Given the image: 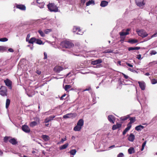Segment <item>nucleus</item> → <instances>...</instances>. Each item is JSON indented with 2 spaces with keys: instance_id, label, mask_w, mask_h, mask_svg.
Wrapping results in <instances>:
<instances>
[{
  "instance_id": "nucleus-1",
  "label": "nucleus",
  "mask_w": 157,
  "mask_h": 157,
  "mask_svg": "<svg viewBox=\"0 0 157 157\" xmlns=\"http://www.w3.org/2000/svg\"><path fill=\"white\" fill-rule=\"evenodd\" d=\"M61 46L63 48H70L74 46V44L71 41L65 40L62 41L60 44Z\"/></svg>"
},
{
  "instance_id": "nucleus-2",
  "label": "nucleus",
  "mask_w": 157,
  "mask_h": 157,
  "mask_svg": "<svg viewBox=\"0 0 157 157\" xmlns=\"http://www.w3.org/2000/svg\"><path fill=\"white\" fill-rule=\"evenodd\" d=\"M84 124V121L82 119L78 120L77 124V125L74 128V130L75 131H79L82 128Z\"/></svg>"
},
{
  "instance_id": "nucleus-3",
  "label": "nucleus",
  "mask_w": 157,
  "mask_h": 157,
  "mask_svg": "<svg viewBox=\"0 0 157 157\" xmlns=\"http://www.w3.org/2000/svg\"><path fill=\"white\" fill-rule=\"evenodd\" d=\"M48 8L50 12H57L58 9L57 6L54 3H49L47 5Z\"/></svg>"
},
{
  "instance_id": "nucleus-4",
  "label": "nucleus",
  "mask_w": 157,
  "mask_h": 157,
  "mask_svg": "<svg viewBox=\"0 0 157 157\" xmlns=\"http://www.w3.org/2000/svg\"><path fill=\"white\" fill-rule=\"evenodd\" d=\"M136 32H137L138 35L142 38L145 37L148 35L146 31L143 29L136 30Z\"/></svg>"
},
{
  "instance_id": "nucleus-5",
  "label": "nucleus",
  "mask_w": 157,
  "mask_h": 157,
  "mask_svg": "<svg viewBox=\"0 0 157 157\" xmlns=\"http://www.w3.org/2000/svg\"><path fill=\"white\" fill-rule=\"evenodd\" d=\"M0 95L3 97L7 96V90L6 87L2 86L1 87L0 90Z\"/></svg>"
},
{
  "instance_id": "nucleus-6",
  "label": "nucleus",
  "mask_w": 157,
  "mask_h": 157,
  "mask_svg": "<svg viewBox=\"0 0 157 157\" xmlns=\"http://www.w3.org/2000/svg\"><path fill=\"white\" fill-rule=\"evenodd\" d=\"M73 32L74 33H75L77 34L82 35L83 33V32L81 31L80 27L77 26H74Z\"/></svg>"
},
{
  "instance_id": "nucleus-7",
  "label": "nucleus",
  "mask_w": 157,
  "mask_h": 157,
  "mask_svg": "<svg viewBox=\"0 0 157 157\" xmlns=\"http://www.w3.org/2000/svg\"><path fill=\"white\" fill-rule=\"evenodd\" d=\"M135 1L137 6L140 7H143L145 4L144 0H135Z\"/></svg>"
},
{
  "instance_id": "nucleus-8",
  "label": "nucleus",
  "mask_w": 157,
  "mask_h": 157,
  "mask_svg": "<svg viewBox=\"0 0 157 157\" xmlns=\"http://www.w3.org/2000/svg\"><path fill=\"white\" fill-rule=\"evenodd\" d=\"M76 116V113H70L64 115L63 116V118L65 119L73 118L75 117Z\"/></svg>"
},
{
  "instance_id": "nucleus-9",
  "label": "nucleus",
  "mask_w": 157,
  "mask_h": 157,
  "mask_svg": "<svg viewBox=\"0 0 157 157\" xmlns=\"http://www.w3.org/2000/svg\"><path fill=\"white\" fill-rule=\"evenodd\" d=\"M122 126V124L117 122L116 125H113L112 127V129L113 130H117V129H120Z\"/></svg>"
},
{
  "instance_id": "nucleus-10",
  "label": "nucleus",
  "mask_w": 157,
  "mask_h": 157,
  "mask_svg": "<svg viewBox=\"0 0 157 157\" xmlns=\"http://www.w3.org/2000/svg\"><path fill=\"white\" fill-rule=\"evenodd\" d=\"M22 130L26 133H29L30 131V130L29 127L27 125H24L22 127Z\"/></svg>"
},
{
  "instance_id": "nucleus-11",
  "label": "nucleus",
  "mask_w": 157,
  "mask_h": 157,
  "mask_svg": "<svg viewBox=\"0 0 157 157\" xmlns=\"http://www.w3.org/2000/svg\"><path fill=\"white\" fill-rule=\"evenodd\" d=\"M4 82L5 83L6 85L8 86L10 89H11V81L8 79H7L4 81Z\"/></svg>"
},
{
  "instance_id": "nucleus-12",
  "label": "nucleus",
  "mask_w": 157,
  "mask_h": 157,
  "mask_svg": "<svg viewBox=\"0 0 157 157\" xmlns=\"http://www.w3.org/2000/svg\"><path fill=\"white\" fill-rule=\"evenodd\" d=\"M108 121L112 124H114L115 120V117L112 115H109L107 117Z\"/></svg>"
},
{
  "instance_id": "nucleus-13",
  "label": "nucleus",
  "mask_w": 157,
  "mask_h": 157,
  "mask_svg": "<svg viewBox=\"0 0 157 157\" xmlns=\"http://www.w3.org/2000/svg\"><path fill=\"white\" fill-rule=\"evenodd\" d=\"M139 86L142 90H144L145 89V83L144 82H138Z\"/></svg>"
},
{
  "instance_id": "nucleus-14",
  "label": "nucleus",
  "mask_w": 157,
  "mask_h": 157,
  "mask_svg": "<svg viewBox=\"0 0 157 157\" xmlns=\"http://www.w3.org/2000/svg\"><path fill=\"white\" fill-rule=\"evenodd\" d=\"M63 69V68L62 67L56 66L54 67V70L57 73H59L60 71H62Z\"/></svg>"
},
{
  "instance_id": "nucleus-15",
  "label": "nucleus",
  "mask_w": 157,
  "mask_h": 157,
  "mask_svg": "<svg viewBox=\"0 0 157 157\" xmlns=\"http://www.w3.org/2000/svg\"><path fill=\"white\" fill-rule=\"evenodd\" d=\"M16 7L17 8L22 10H26V7L23 5H18L16 4Z\"/></svg>"
},
{
  "instance_id": "nucleus-16",
  "label": "nucleus",
  "mask_w": 157,
  "mask_h": 157,
  "mask_svg": "<svg viewBox=\"0 0 157 157\" xmlns=\"http://www.w3.org/2000/svg\"><path fill=\"white\" fill-rule=\"evenodd\" d=\"M102 62V61L101 59H99L96 60L92 61L91 62V63L93 65H96L97 64H100Z\"/></svg>"
},
{
  "instance_id": "nucleus-17",
  "label": "nucleus",
  "mask_w": 157,
  "mask_h": 157,
  "mask_svg": "<svg viewBox=\"0 0 157 157\" xmlns=\"http://www.w3.org/2000/svg\"><path fill=\"white\" fill-rule=\"evenodd\" d=\"M132 127V125H130L128 124L127 125V127L122 132V134L123 135H125L127 132L130 129V128Z\"/></svg>"
},
{
  "instance_id": "nucleus-18",
  "label": "nucleus",
  "mask_w": 157,
  "mask_h": 157,
  "mask_svg": "<svg viewBox=\"0 0 157 157\" xmlns=\"http://www.w3.org/2000/svg\"><path fill=\"white\" fill-rule=\"evenodd\" d=\"M9 142L13 145H14L18 143V142L17 141V139L14 138H11L10 140H9Z\"/></svg>"
},
{
  "instance_id": "nucleus-19",
  "label": "nucleus",
  "mask_w": 157,
  "mask_h": 157,
  "mask_svg": "<svg viewBox=\"0 0 157 157\" xmlns=\"http://www.w3.org/2000/svg\"><path fill=\"white\" fill-rule=\"evenodd\" d=\"M135 136L133 133H131L128 138V140L129 141L133 142L135 140Z\"/></svg>"
},
{
  "instance_id": "nucleus-20",
  "label": "nucleus",
  "mask_w": 157,
  "mask_h": 157,
  "mask_svg": "<svg viewBox=\"0 0 157 157\" xmlns=\"http://www.w3.org/2000/svg\"><path fill=\"white\" fill-rule=\"evenodd\" d=\"M129 119L130 122L128 123V124L130 125H132V124H133L136 121V118L135 117H130V118Z\"/></svg>"
},
{
  "instance_id": "nucleus-21",
  "label": "nucleus",
  "mask_w": 157,
  "mask_h": 157,
  "mask_svg": "<svg viewBox=\"0 0 157 157\" xmlns=\"http://www.w3.org/2000/svg\"><path fill=\"white\" fill-rule=\"evenodd\" d=\"M42 138L45 141H48L50 140L49 137L46 135H43L41 136Z\"/></svg>"
},
{
  "instance_id": "nucleus-22",
  "label": "nucleus",
  "mask_w": 157,
  "mask_h": 157,
  "mask_svg": "<svg viewBox=\"0 0 157 157\" xmlns=\"http://www.w3.org/2000/svg\"><path fill=\"white\" fill-rule=\"evenodd\" d=\"M108 2L106 1H102L100 4V6L101 7H105L108 4Z\"/></svg>"
},
{
  "instance_id": "nucleus-23",
  "label": "nucleus",
  "mask_w": 157,
  "mask_h": 157,
  "mask_svg": "<svg viewBox=\"0 0 157 157\" xmlns=\"http://www.w3.org/2000/svg\"><path fill=\"white\" fill-rule=\"evenodd\" d=\"M130 118V115H127L126 116L122 117L120 118V120L121 121H125L127 119H129Z\"/></svg>"
},
{
  "instance_id": "nucleus-24",
  "label": "nucleus",
  "mask_w": 157,
  "mask_h": 157,
  "mask_svg": "<svg viewBox=\"0 0 157 157\" xmlns=\"http://www.w3.org/2000/svg\"><path fill=\"white\" fill-rule=\"evenodd\" d=\"M69 145V144L67 143L64 144L61 146L59 147V149L60 150L64 149L67 148Z\"/></svg>"
},
{
  "instance_id": "nucleus-25",
  "label": "nucleus",
  "mask_w": 157,
  "mask_h": 157,
  "mask_svg": "<svg viewBox=\"0 0 157 157\" xmlns=\"http://www.w3.org/2000/svg\"><path fill=\"white\" fill-rule=\"evenodd\" d=\"M36 39L34 37H33L30 38L28 42V43L33 44L34 43H36Z\"/></svg>"
},
{
  "instance_id": "nucleus-26",
  "label": "nucleus",
  "mask_w": 157,
  "mask_h": 157,
  "mask_svg": "<svg viewBox=\"0 0 157 157\" xmlns=\"http://www.w3.org/2000/svg\"><path fill=\"white\" fill-rule=\"evenodd\" d=\"M140 47H130L128 48V50L129 51H130L132 50H138L140 49Z\"/></svg>"
},
{
  "instance_id": "nucleus-27",
  "label": "nucleus",
  "mask_w": 157,
  "mask_h": 157,
  "mask_svg": "<svg viewBox=\"0 0 157 157\" xmlns=\"http://www.w3.org/2000/svg\"><path fill=\"white\" fill-rule=\"evenodd\" d=\"M144 128V127L143 126H142V125H139L138 126H137L135 127V130L137 131H140L141 130H142Z\"/></svg>"
},
{
  "instance_id": "nucleus-28",
  "label": "nucleus",
  "mask_w": 157,
  "mask_h": 157,
  "mask_svg": "<svg viewBox=\"0 0 157 157\" xmlns=\"http://www.w3.org/2000/svg\"><path fill=\"white\" fill-rule=\"evenodd\" d=\"M7 49V48L6 47L3 46H0V52H3L6 51Z\"/></svg>"
},
{
  "instance_id": "nucleus-29",
  "label": "nucleus",
  "mask_w": 157,
  "mask_h": 157,
  "mask_svg": "<svg viewBox=\"0 0 157 157\" xmlns=\"http://www.w3.org/2000/svg\"><path fill=\"white\" fill-rule=\"evenodd\" d=\"M119 34L121 36H126L129 34V33L128 32H124L121 31L119 32Z\"/></svg>"
},
{
  "instance_id": "nucleus-30",
  "label": "nucleus",
  "mask_w": 157,
  "mask_h": 157,
  "mask_svg": "<svg viewBox=\"0 0 157 157\" xmlns=\"http://www.w3.org/2000/svg\"><path fill=\"white\" fill-rule=\"evenodd\" d=\"M138 41V40L136 39H130L128 40V42L131 44H134V43H137Z\"/></svg>"
},
{
  "instance_id": "nucleus-31",
  "label": "nucleus",
  "mask_w": 157,
  "mask_h": 157,
  "mask_svg": "<svg viewBox=\"0 0 157 157\" xmlns=\"http://www.w3.org/2000/svg\"><path fill=\"white\" fill-rule=\"evenodd\" d=\"M128 152L129 154H132L135 153L134 148L133 147H131L128 150Z\"/></svg>"
},
{
  "instance_id": "nucleus-32",
  "label": "nucleus",
  "mask_w": 157,
  "mask_h": 157,
  "mask_svg": "<svg viewBox=\"0 0 157 157\" xmlns=\"http://www.w3.org/2000/svg\"><path fill=\"white\" fill-rule=\"evenodd\" d=\"M10 100L9 99H7L6 100V108L7 109L8 108L9 105L10 103Z\"/></svg>"
},
{
  "instance_id": "nucleus-33",
  "label": "nucleus",
  "mask_w": 157,
  "mask_h": 157,
  "mask_svg": "<svg viewBox=\"0 0 157 157\" xmlns=\"http://www.w3.org/2000/svg\"><path fill=\"white\" fill-rule=\"evenodd\" d=\"M77 152L76 150L75 149H72L70 151L69 153L70 154L72 155H75Z\"/></svg>"
},
{
  "instance_id": "nucleus-34",
  "label": "nucleus",
  "mask_w": 157,
  "mask_h": 157,
  "mask_svg": "<svg viewBox=\"0 0 157 157\" xmlns=\"http://www.w3.org/2000/svg\"><path fill=\"white\" fill-rule=\"evenodd\" d=\"M37 123L36 121H34L31 122L30 124V126L32 127H34V126L36 125Z\"/></svg>"
},
{
  "instance_id": "nucleus-35",
  "label": "nucleus",
  "mask_w": 157,
  "mask_h": 157,
  "mask_svg": "<svg viewBox=\"0 0 157 157\" xmlns=\"http://www.w3.org/2000/svg\"><path fill=\"white\" fill-rule=\"evenodd\" d=\"M71 85H65L64 89L65 91H67L68 90L71 88Z\"/></svg>"
},
{
  "instance_id": "nucleus-36",
  "label": "nucleus",
  "mask_w": 157,
  "mask_h": 157,
  "mask_svg": "<svg viewBox=\"0 0 157 157\" xmlns=\"http://www.w3.org/2000/svg\"><path fill=\"white\" fill-rule=\"evenodd\" d=\"M38 33L42 37H44L45 36L44 33L40 29L38 31Z\"/></svg>"
},
{
  "instance_id": "nucleus-37",
  "label": "nucleus",
  "mask_w": 157,
  "mask_h": 157,
  "mask_svg": "<svg viewBox=\"0 0 157 157\" xmlns=\"http://www.w3.org/2000/svg\"><path fill=\"white\" fill-rule=\"evenodd\" d=\"M88 70L86 68V70H82L81 71H80V72L81 74H85L87 73H88Z\"/></svg>"
},
{
  "instance_id": "nucleus-38",
  "label": "nucleus",
  "mask_w": 157,
  "mask_h": 157,
  "mask_svg": "<svg viewBox=\"0 0 157 157\" xmlns=\"http://www.w3.org/2000/svg\"><path fill=\"white\" fill-rule=\"evenodd\" d=\"M36 43L37 44H40V45L43 44L42 41L39 39H36Z\"/></svg>"
},
{
  "instance_id": "nucleus-39",
  "label": "nucleus",
  "mask_w": 157,
  "mask_h": 157,
  "mask_svg": "<svg viewBox=\"0 0 157 157\" xmlns=\"http://www.w3.org/2000/svg\"><path fill=\"white\" fill-rule=\"evenodd\" d=\"M8 40V39L6 37L2 38H0V41L1 42H6Z\"/></svg>"
},
{
  "instance_id": "nucleus-40",
  "label": "nucleus",
  "mask_w": 157,
  "mask_h": 157,
  "mask_svg": "<svg viewBox=\"0 0 157 157\" xmlns=\"http://www.w3.org/2000/svg\"><path fill=\"white\" fill-rule=\"evenodd\" d=\"M147 143L146 141H145L142 144V148H141V151H142L143 150L144 148V147L146 145V144Z\"/></svg>"
},
{
  "instance_id": "nucleus-41",
  "label": "nucleus",
  "mask_w": 157,
  "mask_h": 157,
  "mask_svg": "<svg viewBox=\"0 0 157 157\" xmlns=\"http://www.w3.org/2000/svg\"><path fill=\"white\" fill-rule=\"evenodd\" d=\"M52 31V29H45L44 32L45 33L47 34Z\"/></svg>"
},
{
  "instance_id": "nucleus-42",
  "label": "nucleus",
  "mask_w": 157,
  "mask_h": 157,
  "mask_svg": "<svg viewBox=\"0 0 157 157\" xmlns=\"http://www.w3.org/2000/svg\"><path fill=\"white\" fill-rule=\"evenodd\" d=\"M151 83L152 84H155L157 83V79L155 78L151 79Z\"/></svg>"
},
{
  "instance_id": "nucleus-43",
  "label": "nucleus",
  "mask_w": 157,
  "mask_h": 157,
  "mask_svg": "<svg viewBox=\"0 0 157 157\" xmlns=\"http://www.w3.org/2000/svg\"><path fill=\"white\" fill-rule=\"evenodd\" d=\"M44 3H42L40 4H37V5L40 8H43L44 7Z\"/></svg>"
},
{
  "instance_id": "nucleus-44",
  "label": "nucleus",
  "mask_w": 157,
  "mask_h": 157,
  "mask_svg": "<svg viewBox=\"0 0 157 157\" xmlns=\"http://www.w3.org/2000/svg\"><path fill=\"white\" fill-rule=\"evenodd\" d=\"M11 137L10 136H5L4 137V142L6 143L8 140Z\"/></svg>"
},
{
  "instance_id": "nucleus-45",
  "label": "nucleus",
  "mask_w": 157,
  "mask_h": 157,
  "mask_svg": "<svg viewBox=\"0 0 157 157\" xmlns=\"http://www.w3.org/2000/svg\"><path fill=\"white\" fill-rule=\"evenodd\" d=\"M95 4L94 0H89V5H94Z\"/></svg>"
},
{
  "instance_id": "nucleus-46",
  "label": "nucleus",
  "mask_w": 157,
  "mask_h": 157,
  "mask_svg": "<svg viewBox=\"0 0 157 157\" xmlns=\"http://www.w3.org/2000/svg\"><path fill=\"white\" fill-rule=\"evenodd\" d=\"M30 36V35L29 34L27 35V37L26 39V40L27 42H29V40H30L29 38Z\"/></svg>"
},
{
  "instance_id": "nucleus-47",
  "label": "nucleus",
  "mask_w": 157,
  "mask_h": 157,
  "mask_svg": "<svg viewBox=\"0 0 157 157\" xmlns=\"http://www.w3.org/2000/svg\"><path fill=\"white\" fill-rule=\"evenodd\" d=\"M36 2L37 4H40L41 3H44L43 0H36Z\"/></svg>"
},
{
  "instance_id": "nucleus-48",
  "label": "nucleus",
  "mask_w": 157,
  "mask_h": 157,
  "mask_svg": "<svg viewBox=\"0 0 157 157\" xmlns=\"http://www.w3.org/2000/svg\"><path fill=\"white\" fill-rule=\"evenodd\" d=\"M50 121H51L49 119V118L48 117H47L45 119L44 122L46 123H48Z\"/></svg>"
},
{
  "instance_id": "nucleus-49",
  "label": "nucleus",
  "mask_w": 157,
  "mask_h": 157,
  "mask_svg": "<svg viewBox=\"0 0 157 157\" xmlns=\"http://www.w3.org/2000/svg\"><path fill=\"white\" fill-rule=\"evenodd\" d=\"M55 117H56L55 116L52 115V116H50L48 117L51 121L53 120V118H54Z\"/></svg>"
},
{
  "instance_id": "nucleus-50",
  "label": "nucleus",
  "mask_w": 157,
  "mask_h": 157,
  "mask_svg": "<svg viewBox=\"0 0 157 157\" xmlns=\"http://www.w3.org/2000/svg\"><path fill=\"white\" fill-rule=\"evenodd\" d=\"M156 53H157V52L156 51H155L152 50L151 52L150 53V54L151 55H155V54H156Z\"/></svg>"
},
{
  "instance_id": "nucleus-51",
  "label": "nucleus",
  "mask_w": 157,
  "mask_h": 157,
  "mask_svg": "<svg viewBox=\"0 0 157 157\" xmlns=\"http://www.w3.org/2000/svg\"><path fill=\"white\" fill-rule=\"evenodd\" d=\"M124 154L122 153H119L117 155V157H123Z\"/></svg>"
},
{
  "instance_id": "nucleus-52",
  "label": "nucleus",
  "mask_w": 157,
  "mask_h": 157,
  "mask_svg": "<svg viewBox=\"0 0 157 157\" xmlns=\"http://www.w3.org/2000/svg\"><path fill=\"white\" fill-rule=\"evenodd\" d=\"M67 140V138L66 136H65V138L64 139L62 138L61 139V140L60 141V143H63L64 141Z\"/></svg>"
},
{
  "instance_id": "nucleus-53",
  "label": "nucleus",
  "mask_w": 157,
  "mask_h": 157,
  "mask_svg": "<svg viewBox=\"0 0 157 157\" xmlns=\"http://www.w3.org/2000/svg\"><path fill=\"white\" fill-rule=\"evenodd\" d=\"M44 59H47V53L45 52H44Z\"/></svg>"
},
{
  "instance_id": "nucleus-54",
  "label": "nucleus",
  "mask_w": 157,
  "mask_h": 157,
  "mask_svg": "<svg viewBox=\"0 0 157 157\" xmlns=\"http://www.w3.org/2000/svg\"><path fill=\"white\" fill-rule=\"evenodd\" d=\"M157 34V31H156V32L153 35H152L151 37H149L148 38V40H149L150 39V38H152V37H155V36Z\"/></svg>"
},
{
  "instance_id": "nucleus-55",
  "label": "nucleus",
  "mask_w": 157,
  "mask_h": 157,
  "mask_svg": "<svg viewBox=\"0 0 157 157\" xmlns=\"http://www.w3.org/2000/svg\"><path fill=\"white\" fill-rule=\"evenodd\" d=\"M66 96V94H63L60 98V100H63L64 98H63L64 97H65V96Z\"/></svg>"
},
{
  "instance_id": "nucleus-56",
  "label": "nucleus",
  "mask_w": 157,
  "mask_h": 157,
  "mask_svg": "<svg viewBox=\"0 0 157 157\" xmlns=\"http://www.w3.org/2000/svg\"><path fill=\"white\" fill-rule=\"evenodd\" d=\"M137 58L139 60H140L141 59V55H139L137 56Z\"/></svg>"
},
{
  "instance_id": "nucleus-57",
  "label": "nucleus",
  "mask_w": 157,
  "mask_h": 157,
  "mask_svg": "<svg viewBox=\"0 0 157 157\" xmlns=\"http://www.w3.org/2000/svg\"><path fill=\"white\" fill-rule=\"evenodd\" d=\"M86 0H81V4L82 5H84V3H85V2H86Z\"/></svg>"
},
{
  "instance_id": "nucleus-58",
  "label": "nucleus",
  "mask_w": 157,
  "mask_h": 157,
  "mask_svg": "<svg viewBox=\"0 0 157 157\" xmlns=\"http://www.w3.org/2000/svg\"><path fill=\"white\" fill-rule=\"evenodd\" d=\"M27 46L28 47H29L30 48V49L32 50L33 49V45H32V46H31L30 45H28Z\"/></svg>"
},
{
  "instance_id": "nucleus-59",
  "label": "nucleus",
  "mask_w": 157,
  "mask_h": 157,
  "mask_svg": "<svg viewBox=\"0 0 157 157\" xmlns=\"http://www.w3.org/2000/svg\"><path fill=\"white\" fill-rule=\"evenodd\" d=\"M126 65L127 66H128L129 67H133V65H132V64H131L129 63H126Z\"/></svg>"
},
{
  "instance_id": "nucleus-60",
  "label": "nucleus",
  "mask_w": 157,
  "mask_h": 157,
  "mask_svg": "<svg viewBox=\"0 0 157 157\" xmlns=\"http://www.w3.org/2000/svg\"><path fill=\"white\" fill-rule=\"evenodd\" d=\"M8 51L11 52H13L14 51L13 50L12 48H10L8 49Z\"/></svg>"
},
{
  "instance_id": "nucleus-61",
  "label": "nucleus",
  "mask_w": 157,
  "mask_h": 157,
  "mask_svg": "<svg viewBox=\"0 0 157 157\" xmlns=\"http://www.w3.org/2000/svg\"><path fill=\"white\" fill-rule=\"evenodd\" d=\"M122 74L125 78L128 79V76H127L126 75H125L124 73H122Z\"/></svg>"
},
{
  "instance_id": "nucleus-62",
  "label": "nucleus",
  "mask_w": 157,
  "mask_h": 157,
  "mask_svg": "<svg viewBox=\"0 0 157 157\" xmlns=\"http://www.w3.org/2000/svg\"><path fill=\"white\" fill-rule=\"evenodd\" d=\"M93 104H95L96 103V98L95 97H94L93 98Z\"/></svg>"
},
{
  "instance_id": "nucleus-63",
  "label": "nucleus",
  "mask_w": 157,
  "mask_h": 157,
  "mask_svg": "<svg viewBox=\"0 0 157 157\" xmlns=\"http://www.w3.org/2000/svg\"><path fill=\"white\" fill-rule=\"evenodd\" d=\"M36 73H37L39 75H40L41 74V71H39L38 70H37L36 71Z\"/></svg>"
},
{
  "instance_id": "nucleus-64",
  "label": "nucleus",
  "mask_w": 157,
  "mask_h": 157,
  "mask_svg": "<svg viewBox=\"0 0 157 157\" xmlns=\"http://www.w3.org/2000/svg\"><path fill=\"white\" fill-rule=\"evenodd\" d=\"M34 119L36 120V121H38V122L40 121V119L38 118L37 117H35L34 118Z\"/></svg>"
}]
</instances>
